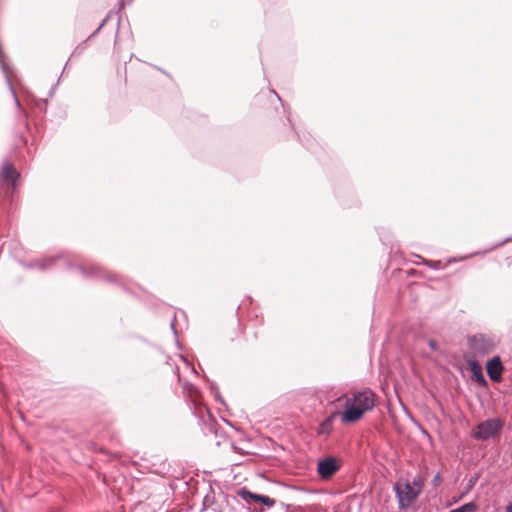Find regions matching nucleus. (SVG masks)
Returning a JSON list of instances; mask_svg holds the SVG:
<instances>
[{
  "label": "nucleus",
  "instance_id": "obj_1",
  "mask_svg": "<svg viewBox=\"0 0 512 512\" xmlns=\"http://www.w3.org/2000/svg\"><path fill=\"white\" fill-rule=\"evenodd\" d=\"M376 404V395L369 388L351 391L345 398V409L343 412H334L322 424L329 426L335 416L339 415L341 423L350 424L360 420L363 415L371 411Z\"/></svg>",
  "mask_w": 512,
  "mask_h": 512
},
{
  "label": "nucleus",
  "instance_id": "obj_2",
  "mask_svg": "<svg viewBox=\"0 0 512 512\" xmlns=\"http://www.w3.org/2000/svg\"><path fill=\"white\" fill-rule=\"evenodd\" d=\"M424 482L421 477H414L412 480H399L394 486V492L401 510L408 509L418 498Z\"/></svg>",
  "mask_w": 512,
  "mask_h": 512
},
{
  "label": "nucleus",
  "instance_id": "obj_3",
  "mask_svg": "<svg viewBox=\"0 0 512 512\" xmlns=\"http://www.w3.org/2000/svg\"><path fill=\"white\" fill-rule=\"evenodd\" d=\"M468 345L474 357H481L492 351L494 342L490 337L478 334L468 338Z\"/></svg>",
  "mask_w": 512,
  "mask_h": 512
},
{
  "label": "nucleus",
  "instance_id": "obj_4",
  "mask_svg": "<svg viewBox=\"0 0 512 512\" xmlns=\"http://www.w3.org/2000/svg\"><path fill=\"white\" fill-rule=\"evenodd\" d=\"M502 428V422L498 419H488L476 427L472 436L478 440H487L497 435Z\"/></svg>",
  "mask_w": 512,
  "mask_h": 512
},
{
  "label": "nucleus",
  "instance_id": "obj_5",
  "mask_svg": "<svg viewBox=\"0 0 512 512\" xmlns=\"http://www.w3.org/2000/svg\"><path fill=\"white\" fill-rule=\"evenodd\" d=\"M340 469L336 458L326 457L318 461L317 472L322 479H329Z\"/></svg>",
  "mask_w": 512,
  "mask_h": 512
},
{
  "label": "nucleus",
  "instance_id": "obj_6",
  "mask_svg": "<svg viewBox=\"0 0 512 512\" xmlns=\"http://www.w3.org/2000/svg\"><path fill=\"white\" fill-rule=\"evenodd\" d=\"M502 369L503 367L498 357H495L487 362V374L493 381H498L501 378Z\"/></svg>",
  "mask_w": 512,
  "mask_h": 512
},
{
  "label": "nucleus",
  "instance_id": "obj_7",
  "mask_svg": "<svg viewBox=\"0 0 512 512\" xmlns=\"http://www.w3.org/2000/svg\"><path fill=\"white\" fill-rule=\"evenodd\" d=\"M18 177L19 173L14 170L11 164H3L2 169L0 171L1 180L9 182L13 187H15L16 180Z\"/></svg>",
  "mask_w": 512,
  "mask_h": 512
},
{
  "label": "nucleus",
  "instance_id": "obj_8",
  "mask_svg": "<svg viewBox=\"0 0 512 512\" xmlns=\"http://www.w3.org/2000/svg\"><path fill=\"white\" fill-rule=\"evenodd\" d=\"M466 258H467L466 256L459 257V258L450 257L447 260V263L445 265H443L442 262L439 261V260H437V261H434V260H424V264L427 265L429 268H431L433 270H440V269L445 268L448 264H451V263H454V262H458V261H462V260H465Z\"/></svg>",
  "mask_w": 512,
  "mask_h": 512
},
{
  "label": "nucleus",
  "instance_id": "obj_9",
  "mask_svg": "<svg viewBox=\"0 0 512 512\" xmlns=\"http://www.w3.org/2000/svg\"><path fill=\"white\" fill-rule=\"evenodd\" d=\"M259 495H260V494L252 493V492L248 491L247 489H241V490L239 491V496H240L244 501H246L247 503H250L251 501L258 502Z\"/></svg>",
  "mask_w": 512,
  "mask_h": 512
},
{
  "label": "nucleus",
  "instance_id": "obj_10",
  "mask_svg": "<svg viewBox=\"0 0 512 512\" xmlns=\"http://www.w3.org/2000/svg\"><path fill=\"white\" fill-rule=\"evenodd\" d=\"M53 262H54V260L49 258V259H44L41 262H36L32 266L38 267L41 270H45V269L49 268L50 266H52Z\"/></svg>",
  "mask_w": 512,
  "mask_h": 512
},
{
  "label": "nucleus",
  "instance_id": "obj_11",
  "mask_svg": "<svg viewBox=\"0 0 512 512\" xmlns=\"http://www.w3.org/2000/svg\"><path fill=\"white\" fill-rule=\"evenodd\" d=\"M258 502L263 503L267 507H273L275 505V500L265 495H259Z\"/></svg>",
  "mask_w": 512,
  "mask_h": 512
},
{
  "label": "nucleus",
  "instance_id": "obj_12",
  "mask_svg": "<svg viewBox=\"0 0 512 512\" xmlns=\"http://www.w3.org/2000/svg\"><path fill=\"white\" fill-rule=\"evenodd\" d=\"M508 512H512V501L506 507Z\"/></svg>",
  "mask_w": 512,
  "mask_h": 512
},
{
  "label": "nucleus",
  "instance_id": "obj_13",
  "mask_svg": "<svg viewBox=\"0 0 512 512\" xmlns=\"http://www.w3.org/2000/svg\"><path fill=\"white\" fill-rule=\"evenodd\" d=\"M429 345H430V347H431L432 349H435V347H436V343H435L434 341H430V342H429Z\"/></svg>",
  "mask_w": 512,
  "mask_h": 512
}]
</instances>
